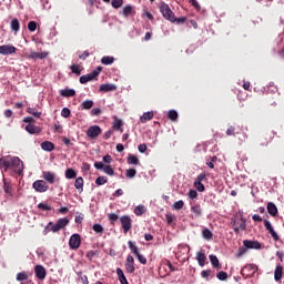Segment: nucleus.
<instances>
[{
  "label": "nucleus",
  "instance_id": "nucleus-1",
  "mask_svg": "<svg viewBox=\"0 0 284 284\" xmlns=\"http://www.w3.org/2000/svg\"><path fill=\"white\" fill-rule=\"evenodd\" d=\"M0 168H3L4 172L12 170L16 174H23V161L17 156L0 158Z\"/></svg>",
  "mask_w": 284,
  "mask_h": 284
},
{
  "label": "nucleus",
  "instance_id": "nucleus-2",
  "mask_svg": "<svg viewBox=\"0 0 284 284\" xmlns=\"http://www.w3.org/2000/svg\"><path fill=\"white\" fill-rule=\"evenodd\" d=\"M70 224V220L68 217H62L57 221V223L49 222L47 225V230H50V232L57 233L60 232V230H63V227H68Z\"/></svg>",
  "mask_w": 284,
  "mask_h": 284
},
{
  "label": "nucleus",
  "instance_id": "nucleus-3",
  "mask_svg": "<svg viewBox=\"0 0 284 284\" xmlns=\"http://www.w3.org/2000/svg\"><path fill=\"white\" fill-rule=\"evenodd\" d=\"M160 12L166 19V21H171V23H174L176 21V17L174 16V12L172 9H170V4L165 2H160Z\"/></svg>",
  "mask_w": 284,
  "mask_h": 284
},
{
  "label": "nucleus",
  "instance_id": "nucleus-4",
  "mask_svg": "<svg viewBox=\"0 0 284 284\" xmlns=\"http://www.w3.org/2000/svg\"><path fill=\"white\" fill-rule=\"evenodd\" d=\"M102 70H103V67H97V69H94L92 72H90L85 75H81L80 83L82 85H85V83H89V81H94V79H97V77H99V74H101Z\"/></svg>",
  "mask_w": 284,
  "mask_h": 284
},
{
  "label": "nucleus",
  "instance_id": "nucleus-5",
  "mask_svg": "<svg viewBox=\"0 0 284 284\" xmlns=\"http://www.w3.org/2000/svg\"><path fill=\"white\" fill-rule=\"evenodd\" d=\"M233 230L235 234H241V232H245L247 230V222L245 217H241L239 220H232Z\"/></svg>",
  "mask_w": 284,
  "mask_h": 284
},
{
  "label": "nucleus",
  "instance_id": "nucleus-6",
  "mask_svg": "<svg viewBox=\"0 0 284 284\" xmlns=\"http://www.w3.org/2000/svg\"><path fill=\"white\" fill-rule=\"evenodd\" d=\"M120 223L124 234H128L129 231L132 230V219L129 215H122Z\"/></svg>",
  "mask_w": 284,
  "mask_h": 284
},
{
  "label": "nucleus",
  "instance_id": "nucleus-7",
  "mask_svg": "<svg viewBox=\"0 0 284 284\" xmlns=\"http://www.w3.org/2000/svg\"><path fill=\"white\" fill-rule=\"evenodd\" d=\"M69 247L70 250H79L81 247V235L79 233H74L69 239Z\"/></svg>",
  "mask_w": 284,
  "mask_h": 284
},
{
  "label": "nucleus",
  "instance_id": "nucleus-8",
  "mask_svg": "<svg viewBox=\"0 0 284 284\" xmlns=\"http://www.w3.org/2000/svg\"><path fill=\"white\" fill-rule=\"evenodd\" d=\"M101 132H103V130H101V126L91 125L85 131V134L87 136H89V139H97L98 136H100Z\"/></svg>",
  "mask_w": 284,
  "mask_h": 284
},
{
  "label": "nucleus",
  "instance_id": "nucleus-9",
  "mask_svg": "<svg viewBox=\"0 0 284 284\" xmlns=\"http://www.w3.org/2000/svg\"><path fill=\"white\" fill-rule=\"evenodd\" d=\"M32 187L36 190V192L40 193L48 192L50 190V186L43 180L34 181Z\"/></svg>",
  "mask_w": 284,
  "mask_h": 284
},
{
  "label": "nucleus",
  "instance_id": "nucleus-10",
  "mask_svg": "<svg viewBox=\"0 0 284 284\" xmlns=\"http://www.w3.org/2000/svg\"><path fill=\"white\" fill-rule=\"evenodd\" d=\"M256 272V265L254 264H246L241 270V275L244 276V278H250V276H253Z\"/></svg>",
  "mask_w": 284,
  "mask_h": 284
},
{
  "label": "nucleus",
  "instance_id": "nucleus-11",
  "mask_svg": "<svg viewBox=\"0 0 284 284\" xmlns=\"http://www.w3.org/2000/svg\"><path fill=\"white\" fill-rule=\"evenodd\" d=\"M124 267L128 274H134L136 267L134 266V257L132 255L126 256Z\"/></svg>",
  "mask_w": 284,
  "mask_h": 284
},
{
  "label": "nucleus",
  "instance_id": "nucleus-12",
  "mask_svg": "<svg viewBox=\"0 0 284 284\" xmlns=\"http://www.w3.org/2000/svg\"><path fill=\"white\" fill-rule=\"evenodd\" d=\"M0 54H3L4 57L8 54H17V48L12 44L0 45Z\"/></svg>",
  "mask_w": 284,
  "mask_h": 284
},
{
  "label": "nucleus",
  "instance_id": "nucleus-13",
  "mask_svg": "<svg viewBox=\"0 0 284 284\" xmlns=\"http://www.w3.org/2000/svg\"><path fill=\"white\" fill-rule=\"evenodd\" d=\"M42 178L50 185H54V183H57V174L54 172L43 171L42 172Z\"/></svg>",
  "mask_w": 284,
  "mask_h": 284
},
{
  "label": "nucleus",
  "instance_id": "nucleus-14",
  "mask_svg": "<svg viewBox=\"0 0 284 284\" xmlns=\"http://www.w3.org/2000/svg\"><path fill=\"white\" fill-rule=\"evenodd\" d=\"M34 274L39 281H43L48 273L45 272V267H43V265H36Z\"/></svg>",
  "mask_w": 284,
  "mask_h": 284
},
{
  "label": "nucleus",
  "instance_id": "nucleus-15",
  "mask_svg": "<svg viewBox=\"0 0 284 284\" xmlns=\"http://www.w3.org/2000/svg\"><path fill=\"white\" fill-rule=\"evenodd\" d=\"M243 245L246 250H261V243L258 241L244 240Z\"/></svg>",
  "mask_w": 284,
  "mask_h": 284
},
{
  "label": "nucleus",
  "instance_id": "nucleus-16",
  "mask_svg": "<svg viewBox=\"0 0 284 284\" xmlns=\"http://www.w3.org/2000/svg\"><path fill=\"white\" fill-rule=\"evenodd\" d=\"M196 261L200 267H205V261H207V256H205V253L203 251L196 253Z\"/></svg>",
  "mask_w": 284,
  "mask_h": 284
},
{
  "label": "nucleus",
  "instance_id": "nucleus-17",
  "mask_svg": "<svg viewBox=\"0 0 284 284\" xmlns=\"http://www.w3.org/2000/svg\"><path fill=\"white\" fill-rule=\"evenodd\" d=\"M267 212L271 216H276L278 214V209L276 207V204H274L273 202H268Z\"/></svg>",
  "mask_w": 284,
  "mask_h": 284
},
{
  "label": "nucleus",
  "instance_id": "nucleus-18",
  "mask_svg": "<svg viewBox=\"0 0 284 284\" xmlns=\"http://www.w3.org/2000/svg\"><path fill=\"white\" fill-rule=\"evenodd\" d=\"M26 130L29 134H41V129L34 124H27Z\"/></svg>",
  "mask_w": 284,
  "mask_h": 284
},
{
  "label": "nucleus",
  "instance_id": "nucleus-19",
  "mask_svg": "<svg viewBox=\"0 0 284 284\" xmlns=\"http://www.w3.org/2000/svg\"><path fill=\"white\" fill-rule=\"evenodd\" d=\"M116 274H118V280L120 281L121 284H130L121 267L116 268Z\"/></svg>",
  "mask_w": 284,
  "mask_h": 284
},
{
  "label": "nucleus",
  "instance_id": "nucleus-20",
  "mask_svg": "<svg viewBox=\"0 0 284 284\" xmlns=\"http://www.w3.org/2000/svg\"><path fill=\"white\" fill-rule=\"evenodd\" d=\"M48 52L43 51V52H31L29 54V59H47L48 57Z\"/></svg>",
  "mask_w": 284,
  "mask_h": 284
},
{
  "label": "nucleus",
  "instance_id": "nucleus-21",
  "mask_svg": "<svg viewBox=\"0 0 284 284\" xmlns=\"http://www.w3.org/2000/svg\"><path fill=\"white\" fill-rule=\"evenodd\" d=\"M10 28L12 32H19V30H21V23H19V20L17 18H13L11 20Z\"/></svg>",
  "mask_w": 284,
  "mask_h": 284
},
{
  "label": "nucleus",
  "instance_id": "nucleus-22",
  "mask_svg": "<svg viewBox=\"0 0 284 284\" xmlns=\"http://www.w3.org/2000/svg\"><path fill=\"white\" fill-rule=\"evenodd\" d=\"M41 148L42 150H44V152H52V150H54V143L50 141H44L41 143Z\"/></svg>",
  "mask_w": 284,
  "mask_h": 284
},
{
  "label": "nucleus",
  "instance_id": "nucleus-23",
  "mask_svg": "<svg viewBox=\"0 0 284 284\" xmlns=\"http://www.w3.org/2000/svg\"><path fill=\"white\" fill-rule=\"evenodd\" d=\"M274 278L275 281H281L283 278V266L278 264L274 272Z\"/></svg>",
  "mask_w": 284,
  "mask_h": 284
},
{
  "label": "nucleus",
  "instance_id": "nucleus-24",
  "mask_svg": "<svg viewBox=\"0 0 284 284\" xmlns=\"http://www.w3.org/2000/svg\"><path fill=\"white\" fill-rule=\"evenodd\" d=\"M154 119V113L152 112H145L143 115L140 118L141 123H148V121H152Z\"/></svg>",
  "mask_w": 284,
  "mask_h": 284
},
{
  "label": "nucleus",
  "instance_id": "nucleus-25",
  "mask_svg": "<svg viewBox=\"0 0 284 284\" xmlns=\"http://www.w3.org/2000/svg\"><path fill=\"white\" fill-rule=\"evenodd\" d=\"M116 90V87L114 84H102L100 85V92H112Z\"/></svg>",
  "mask_w": 284,
  "mask_h": 284
},
{
  "label": "nucleus",
  "instance_id": "nucleus-26",
  "mask_svg": "<svg viewBox=\"0 0 284 284\" xmlns=\"http://www.w3.org/2000/svg\"><path fill=\"white\" fill-rule=\"evenodd\" d=\"M3 190L6 194H9V196H12V184L8 182L6 179L3 180Z\"/></svg>",
  "mask_w": 284,
  "mask_h": 284
},
{
  "label": "nucleus",
  "instance_id": "nucleus-27",
  "mask_svg": "<svg viewBox=\"0 0 284 284\" xmlns=\"http://www.w3.org/2000/svg\"><path fill=\"white\" fill-rule=\"evenodd\" d=\"M61 97H74L77 91L74 89H63L60 91Z\"/></svg>",
  "mask_w": 284,
  "mask_h": 284
},
{
  "label": "nucleus",
  "instance_id": "nucleus-28",
  "mask_svg": "<svg viewBox=\"0 0 284 284\" xmlns=\"http://www.w3.org/2000/svg\"><path fill=\"white\" fill-rule=\"evenodd\" d=\"M114 63V57L105 55L101 59L102 65H112Z\"/></svg>",
  "mask_w": 284,
  "mask_h": 284
},
{
  "label": "nucleus",
  "instance_id": "nucleus-29",
  "mask_svg": "<svg viewBox=\"0 0 284 284\" xmlns=\"http://www.w3.org/2000/svg\"><path fill=\"white\" fill-rule=\"evenodd\" d=\"M209 258H210V261H211L212 266H213L215 270H219V267H221V264H220V262H219V257H216V255H210Z\"/></svg>",
  "mask_w": 284,
  "mask_h": 284
},
{
  "label": "nucleus",
  "instance_id": "nucleus-30",
  "mask_svg": "<svg viewBox=\"0 0 284 284\" xmlns=\"http://www.w3.org/2000/svg\"><path fill=\"white\" fill-rule=\"evenodd\" d=\"M191 212L194 214V216L199 217L201 214H203V211L201 210V205L195 204L191 206Z\"/></svg>",
  "mask_w": 284,
  "mask_h": 284
},
{
  "label": "nucleus",
  "instance_id": "nucleus-31",
  "mask_svg": "<svg viewBox=\"0 0 284 284\" xmlns=\"http://www.w3.org/2000/svg\"><path fill=\"white\" fill-rule=\"evenodd\" d=\"M202 236L205 241H212V236H214V234L212 233V231H210V229H204L202 231Z\"/></svg>",
  "mask_w": 284,
  "mask_h": 284
},
{
  "label": "nucleus",
  "instance_id": "nucleus-32",
  "mask_svg": "<svg viewBox=\"0 0 284 284\" xmlns=\"http://www.w3.org/2000/svg\"><path fill=\"white\" fill-rule=\"evenodd\" d=\"M27 112H28V114H31L36 119H41V112H39V110H37L34 108H28Z\"/></svg>",
  "mask_w": 284,
  "mask_h": 284
},
{
  "label": "nucleus",
  "instance_id": "nucleus-33",
  "mask_svg": "<svg viewBox=\"0 0 284 284\" xmlns=\"http://www.w3.org/2000/svg\"><path fill=\"white\" fill-rule=\"evenodd\" d=\"M83 179L81 176L75 179V182H74V187L75 190H80L81 192H83Z\"/></svg>",
  "mask_w": 284,
  "mask_h": 284
},
{
  "label": "nucleus",
  "instance_id": "nucleus-34",
  "mask_svg": "<svg viewBox=\"0 0 284 284\" xmlns=\"http://www.w3.org/2000/svg\"><path fill=\"white\" fill-rule=\"evenodd\" d=\"M93 105H94V101H92V100H87L81 103L82 110H92Z\"/></svg>",
  "mask_w": 284,
  "mask_h": 284
},
{
  "label": "nucleus",
  "instance_id": "nucleus-35",
  "mask_svg": "<svg viewBox=\"0 0 284 284\" xmlns=\"http://www.w3.org/2000/svg\"><path fill=\"white\" fill-rule=\"evenodd\" d=\"M134 214L135 216H143V214H145V206L143 205L135 206Z\"/></svg>",
  "mask_w": 284,
  "mask_h": 284
},
{
  "label": "nucleus",
  "instance_id": "nucleus-36",
  "mask_svg": "<svg viewBox=\"0 0 284 284\" xmlns=\"http://www.w3.org/2000/svg\"><path fill=\"white\" fill-rule=\"evenodd\" d=\"M133 12H134V8L129 4L123 8L122 14L123 17H130V14H132Z\"/></svg>",
  "mask_w": 284,
  "mask_h": 284
},
{
  "label": "nucleus",
  "instance_id": "nucleus-37",
  "mask_svg": "<svg viewBox=\"0 0 284 284\" xmlns=\"http://www.w3.org/2000/svg\"><path fill=\"white\" fill-rule=\"evenodd\" d=\"M64 174L65 179H77V171L73 169H67Z\"/></svg>",
  "mask_w": 284,
  "mask_h": 284
},
{
  "label": "nucleus",
  "instance_id": "nucleus-38",
  "mask_svg": "<svg viewBox=\"0 0 284 284\" xmlns=\"http://www.w3.org/2000/svg\"><path fill=\"white\" fill-rule=\"evenodd\" d=\"M128 246H129V250H131L132 254H135V256H138L139 247L136 245H134V242L129 241Z\"/></svg>",
  "mask_w": 284,
  "mask_h": 284
},
{
  "label": "nucleus",
  "instance_id": "nucleus-39",
  "mask_svg": "<svg viewBox=\"0 0 284 284\" xmlns=\"http://www.w3.org/2000/svg\"><path fill=\"white\" fill-rule=\"evenodd\" d=\"M128 163L129 165H139V158H136V155L130 154L128 156Z\"/></svg>",
  "mask_w": 284,
  "mask_h": 284
},
{
  "label": "nucleus",
  "instance_id": "nucleus-40",
  "mask_svg": "<svg viewBox=\"0 0 284 284\" xmlns=\"http://www.w3.org/2000/svg\"><path fill=\"white\" fill-rule=\"evenodd\" d=\"M168 119H170V121H178L179 113L175 110H171L168 113Z\"/></svg>",
  "mask_w": 284,
  "mask_h": 284
},
{
  "label": "nucleus",
  "instance_id": "nucleus-41",
  "mask_svg": "<svg viewBox=\"0 0 284 284\" xmlns=\"http://www.w3.org/2000/svg\"><path fill=\"white\" fill-rule=\"evenodd\" d=\"M70 70L73 74H77V77H81V68L79 67V64H72L70 67Z\"/></svg>",
  "mask_w": 284,
  "mask_h": 284
},
{
  "label": "nucleus",
  "instance_id": "nucleus-42",
  "mask_svg": "<svg viewBox=\"0 0 284 284\" xmlns=\"http://www.w3.org/2000/svg\"><path fill=\"white\" fill-rule=\"evenodd\" d=\"M103 173L108 174L109 176H114V169L110 165H104Z\"/></svg>",
  "mask_w": 284,
  "mask_h": 284
},
{
  "label": "nucleus",
  "instance_id": "nucleus-43",
  "mask_svg": "<svg viewBox=\"0 0 284 284\" xmlns=\"http://www.w3.org/2000/svg\"><path fill=\"white\" fill-rule=\"evenodd\" d=\"M108 183V178L105 176H98L95 179V185H105Z\"/></svg>",
  "mask_w": 284,
  "mask_h": 284
},
{
  "label": "nucleus",
  "instance_id": "nucleus-44",
  "mask_svg": "<svg viewBox=\"0 0 284 284\" xmlns=\"http://www.w3.org/2000/svg\"><path fill=\"white\" fill-rule=\"evenodd\" d=\"M123 125V121H121L119 118H115L113 122V130H121Z\"/></svg>",
  "mask_w": 284,
  "mask_h": 284
},
{
  "label": "nucleus",
  "instance_id": "nucleus-45",
  "mask_svg": "<svg viewBox=\"0 0 284 284\" xmlns=\"http://www.w3.org/2000/svg\"><path fill=\"white\" fill-rule=\"evenodd\" d=\"M126 179H134L136 176V171L134 169H128L125 172Z\"/></svg>",
  "mask_w": 284,
  "mask_h": 284
},
{
  "label": "nucleus",
  "instance_id": "nucleus-46",
  "mask_svg": "<svg viewBox=\"0 0 284 284\" xmlns=\"http://www.w3.org/2000/svg\"><path fill=\"white\" fill-rule=\"evenodd\" d=\"M38 210H42L43 212H48V211L52 210V206H50L45 203H39L38 204Z\"/></svg>",
  "mask_w": 284,
  "mask_h": 284
},
{
  "label": "nucleus",
  "instance_id": "nucleus-47",
  "mask_svg": "<svg viewBox=\"0 0 284 284\" xmlns=\"http://www.w3.org/2000/svg\"><path fill=\"white\" fill-rule=\"evenodd\" d=\"M95 256H99V251L91 250L87 253V258H89V261H92Z\"/></svg>",
  "mask_w": 284,
  "mask_h": 284
},
{
  "label": "nucleus",
  "instance_id": "nucleus-48",
  "mask_svg": "<svg viewBox=\"0 0 284 284\" xmlns=\"http://www.w3.org/2000/svg\"><path fill=\"white\" fill-rule=\"evenodd\" d=\"M17 281H28V273L26 272H20L17 274Z\"/></svg>",
  "mask_w": 284,
  "mask_h": 284
},
{
  "label": "nucleus",
  "instance_id": "nucleus-49",
  "mask_svg": "<svg viewBox=\"0 0 284 284\" xmlns=\"http://www.w3.org/2000/svg\"><path fill=\"white\" fill-rule=\"evenodd\" d=\"M219 281H227V273L225 271H221L216 274Z\"/></svg>",
  "mask_w": 284,
  "mask_h": 284
},
{
  "label": "nucleus",
  "instance_id": "nucleus-50",
  "mask_svg": "<svg viewBox=\"0 0 284 284\" xmlns=\"http://www.w3.org/2000/svg\"><path fill=\"white\" fill-rule=\"evenodd\" d=\"M194 187L197 192H205V185H203V182H194Z\"/></svg>",
  "mask_w": 284,
  "mask_h": 284
},
{
  "label": "nucleus",
  "instance_id": "nucleus-51",
  "mask_svg": "<svg viewBox=\"0 0 284 284\" xmlns=\"http://www.w3.org/2000/svg\"><path fill=\"white\" fill-rule=\"evenodd\" d=\"M112 8L119 9L123 6V0H112L111 1Z\"/></svg>",
  "mask_w": 284,
  "mask_h": 284
},
{
  "label": "nucleus",
  "instance_id": "nucleus-52",
  "mask_svg": "<svg viewBox=\"0 0 284 284\" xmlns=\"http://www.w3.org/2000/svg\"><path fill=\"white\" fill-rule=\"evenodd\" d=\"M185 205V202H183L182 200H180V201H178V202H175L174 204H173V207H174V210H183V206Z\"/></svg>",
  "mask_w": 284,
  "mask_h": 284
},
{
  "label": "nucleus",
  "instance_id": "nucleus-53",
  "mask_svg": "<svg viewBox=\"0 0 284 284\" xmlns=\"http://www.w3.org/2000/svg\"><path fill=\"white\" fill-rule=\"evenodd\" d=\"M93 231L95 232V234H103V226L101 224H94Z\"/></svg>",
  "mask_w": 284,
  "mask_h": 284
},
{
  "label": "nucleus",
  "instance_id": "nucleus-54",
  "mask_svg": "<svg viewBox=\"0 0 284 284\" xmlns=\"http://www.w3.org/2000/svg\"><path fill=\"white\" fill-rule=\"evenodd\" d=\"M136 257H138V261H139L142 265H148V258H146L145 256L141 255V253H139V254L136 255Z\"/></svg>",
  "mask_w": 284,
  "mask_h": 284
},
{
  "label": "nucleus",
  "instance_id": "nucleus-55",
  "mask_svg": "<svg viewBox=\"0 0 284 284\" xmlns=\"http://www.w3.org/2000/svg\"><path fill=\"white\" fill-rule=\"evenodd\" d=\"M108 219L111 221V223H115V221H119V215L116 213H110Z\"/></svg>",
  "mask_w": 284,
  "mask_h": 284
},
{
  "label": "nucleus",
  "instance_id": "nucleus-56",
  "mask_svg": "<svg viewBox=\"0 0 284 284\" xmlns=\"http://www.w3.org/2000/svg\"><path fill=\"white\" fill-rule=\"evenodd\" d=\"M245 252H247V247L241 246V247L237 250V253H236L237 258H241V256H243V254H245Z\"/></svg>",
  "mask_w": 284,
  "mask_h": 284
},
{
  "label": "nucleus",
  "instance_id": "nucleus-57",
  "mask_svg": "<svg viewBox=\"0 0 284 284\" xmlns=\"http://www.w3.org/2000/svg\"><path fill=\"white\" fill-rule=\"evenodd\" d=\"M236 134V128L235 126H230L227 130H226V135L227 136H234Z\"/></svg>",
  "mask_w": 284,
  "mask_h": 284
},
{
  "label": "nucleus",
  "instance_id": "nucleus-58",
  "mask_svg": "<svg viewBox=\"0 0 284 284\" xmlns=\"http://www.w3.org/2000/svg\"><path fill=\"white\" fill-rule=\"evenodd\" d=\"M28 30H29L30 32H34V31L37 30V22L30 21V22L28 23Z\"/></svg>",
  "mask_w": 284,
  "mask_h": 284
},
{
  "label": "nucleus",
  "instance_id": "nucleus-59",
  "mask_svg": "<svg viewBox=\"0 0 284 284\" xmlns=\"http://www.w3.org/2000/svg\"><path fill=\"white\" fill-rule=\"evenodd\" d=\"M187 196H189V199H192V200H194V199H196L197 196H199V193L196 192V190H190L189 191V193H187Z\"/></svg>",
  "mask_w": 284,
  "mask_h": 284
},
{
  "label": "nucleus",
  "instance_id": "nucleus-60",
  "mask_svg": "<svg viewBox=\"0 0 284 284\" xmlns=\"http://www.w3.org/2000/svg\"><path fill=\"white\" fill-rule=\"evenodd\" d=\"M103 111H101L100 108H94L91 110V116H99L102 114Z\"/></svg>",
  "mask_w": 284,
  "mask_h": 284
},
{
  "label": "nucleus",
  "instance_id": "nucleus-61",
  "mask_svg": "<svg viewBox=\"0 0 284 284\" xmlns=\"http://www.w3.org/2000/svg\"><path fill=\"white\" fill-rule=\"evenodd\" d=\"M206 176H207V175H206L205 173H200V174L196 176L195 182H197V183H203V181H205Z\"/></svg>",
  "mask_w": 284,
  "mask_h": 284
},
{
  "label": "nucleus",
  "instance_id": "nucleus-62",
  "mask_svg": "<svg viewBox=\"0 0 284 284\" xmlns=\"http://www.w3.org/2000/svg\"><path fill=\"white\" fill-rule=\"evenodd\" d=\"M61 116H63V119H68L70 116V109L63 108L61 111Z\"/></svg>",
  "mask_w": 284,
  "mask_h": 284
},
{
  "label": "nucleus",
  "instance_id": "nucleus-63",
  "mask_svg": "<svg viewBox=\"0 0 284 284\" xmlns=\"http://www.w3.org/2000/svg\"><path fill=\"white\" fill-rule=\"evenodd\" d=\"M212 274V270H205L201 272L202 278H210V275Z\"/></svg>",
  "mask_w": 284,
  "mask_h": 284
},
{
  "label": "nucleus",
  "instance_id": "nucleus-64",
  "mask_svg": "<svg viewBox=\"0 0 284 284\" xmlns=\"http://www.w3.org/2000/svg\"><path fill=\"white\" fill-rule=\"evenodd\" d=\"M268 234H271L273 240L278 241V234L276 233V231H274V229H271L268 231Z\"/></svg>",
  "mask_w": 284,
  "mask_h": 284
}]
</instances>
